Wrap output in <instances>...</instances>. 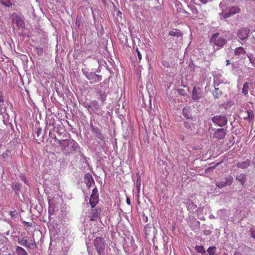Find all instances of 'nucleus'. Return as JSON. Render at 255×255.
<instances>
[{
    "mask_svg": "<svg viewBox=\"0 0 255 255\" xmlns=\"http://www.w3.org/2000/svg\"><path fill=\"white\" fill-rule=\"evenodd\" d=\"M15 212H16V211H12V212H10V215H11V216H14V214L15 213Z\"/></svg>",
    "mask_w": 255,
    "mask_h": 255,
    "instance_id": "obj_42",
    "label": "nucleus"
},
{
    "mask_svg": "<svg viewBox=\"0 0 255 255\" xmlns=\"http://www.w3.org/2000/svg\"><path fill=\"white\" fill-rule=\"evenodd\" d=\"M184 127L187 128H191V125L188 122H185L184 123Z\"/></svg>",
    "mask_w": 255,
    "mask_h": 255,
    "instance_id": "obj_36",
    "label": "nucleus"
},
{
    "mask_svg": "<svg viewBox=\"0 0 255 255\" xmlns=\"http://www.w3.org/2000/svg\"><path fill=\"white\" fill-rule=\"evenodd\" d=\"M5 0V1H7V0Z\"/></svg>",
    "mask_w": 255,
    "mask_h": 255,
    "instance_id": "obj_53",
    "label": "nucleus"
},
{
    "mask_svg": "<svg viewBox=\"0 0 255 255\" xmlns=\"http://www.w3.org/2000/svg\"><path fill=\"white\" fill-rule=\"evenodd\" d=\"M86 78L90 81V83H96L102 80V76L90 72L86 74Z\"/></svg>",
    "mask_w": 255,
    "mask_h": 255,
    "instance_id": "obj_8",
    "label": "nucleus"
},
{
    "mask_svg": "<svg viewBox=\"0 0 255 255\" xmlns=\"http://www.w3.org/2000/svg\"><path fill=\"white\" fill-rule=\"evenodd\" d=\"M223 255H227V254L225 253Z\"/></svg>",
    "mask_w": 255,
    "mask_h": 255,
    "instance_id": "obj_50",
    "label": "nucleus"
},
{
    "mask_svg": "<svg viewBox=\"0 0 255 255\" xmlns=\"http://www.w3.org/2000/svg\"><path fill=\"white\" fill-rule=\"evenodd\" d=\"M236 179L244 186L247 181V176L245 174L241 173L237 175Z\"/></svg>",
    "mask_w": 255,
    "mask_h": 255,
    "instance_id": "obj_18",
    "label": "nucleus"
},
{
    "mask_svg": "<svg viewBox=\"0 0 255 255\" xmlns=\"http://www.w3.org/2000/svg\"><path fill=\"white\" fill-rule=\"evenodd\" d=\"M233 182V178L231 175H228L225 179H222L216 183V185L219 188H222L227 185H231Z\"/></svg>",
    "mask_w": 255,
    "mask_h": 255,
    "instance_id": "obj_4",
    "label": "nucleus"
},
{
    "mask_svg": "<svg viewBox=\"0 0 255 255\" xmlns=\"http://www.w3.org/2000/svg\"><path fill=\"white\" fill-rule=\"evenodd\" d=\"M227 133V129L224 128H218L214 133V136L218 139H223Z\"/></svg>",
    "mask_w": 255,
    "mask_h": 255,
    "instance_id": "obj_12",
    "label": "nucleus"
},
{
    "mask_svg": "<svg viewBox=\"0 0 255 255\" xmlns=\"http://www.w3.org/2000/svg\"><path fill=\"white\" fill-rule=\"evenodd\" d=\"M250 30L246 28H242L238 32V37L242 40L246 39L249 35Z\"/></svg>",
    "mask_w": 255,
    "mask_h": 255,
    "instance_id": "obj_11",
    "label": "nucleus"
},
{
    "mask_svg": "<svg viewBox=\"0 0 255 255\" xmlns=\"http://www.w3.org/2000/svg\"><path fill=\"white\" fill-rule=\"evenodd\" d=\"M247 117H244V119L245 120H247L249 122H252L255 117L254 113L253 110H248L247 112Z\"/></svg>",
    "mask_w": 255,
    "mask_h": 255,
    "instance_id": "obj_19",
    "label": "nucleus"
},
{
    "mask_svg": "<svg viewBox=\"0 0 255 255\" xmlns=\"http://www.w3.org/2000/svg\"><path fill=\"white\" fill-rule=\"evenodd\" d=\"M202 97L201 90L199 88L194 87L192 92V99L194 101H197Z\"/></svg>",
    "mask_w": 255,
    "mask_h": 255,
    "instance_id": "obj_13",
    "label": "nucleus"
},
{
    "mask_svg": "<svg viewBox=\"0 0 255 255\" xmlns=\"http://www.w3.org/2000/svg\"><path fill=\"white\" fill-rule=\"evenodd\" d=\"M25 225L27 226H29V227H31L32 226V223H31L25 222Z\"/></svg>",
    "mask_w": 255,
    "mask_h": 255,
    "instance_id": "obj_41",
    "label": "nucleus"
},
{
    "mask_svg": "<svg viewBox=\"0 0 255 255\" xmlns=\"http://www.w3.org/2000/svg\"><path fill=\"white\" fill-rule=\"evenodd\" d=\"M136 51L137 52L138 58L139 59V62H140L141 61V60L142 59L141 54L140 53V51H139V50L137 48H136Z\"/></svg>",
    "mask_w": 255,
    "mask_h": 255,
    "instance_id": "obj_33",
    "label": "nucleus"
},
{
    "mask_svg": "<svg viewBox=\"0 0 255 255\" xmlns=\"http://www.w3.org/2000/svg\"><path fill=\"white\" fill-rule=\"evenodd\" d=\"M200 1L203 4H206L209 0H200Z\"/></svg>",
    "mask_w": 255,
    "mask_h": 255,
    "instance_id": "obj_40",
    "label": "nucleus"
},
{
    "mask_svg": "<svg viewBox=\"0 0 255 255\" xmlns=\"http://www.w3.org/2000/svg\"><path fill=\"white\" fill-rule=\"evenodd\" d=\"M36 52L37 53V54H38V56H42L43 55V49L42 48L37 47V48H36Z\"/></svg>",
    "mask_w": 255,
    "mask_h": 255,
    "instance_id": "obj_30",
    "label": "nucleus"
},
{
    "mask_svg": "<svg viewBox=\"0 0 255 255\" xmlns=\"http://www.w3.org/2000/svg\"><path fill=\"white\" fill-rule=\"evenodd\" d=\"M251 161L249 159H247L243 162L238 163L237 167L241 169H245L250 166Z\"/></svg>",
    "mask_w": 255,
    "mask_h": 255,
    "instance_id": "obj_17",
    "label": "nucleus"
},
{
    "mask_svg": "<svg viewBox=\"0 0 255 255\" xmlns=\"http://www.w3.org/2000/svg\"><path fill=\"white\" fill-rule=\"evenodd\" d=\"M234 255H241L239 253H236L234 254Z\"/></svg>",
    "mask_w": 255,
    "mask_h": 255,
    "instance_id": "obj_47",
    "label": "nucleus"
},
{
    "mask_svg": "<svg viewBox=\"0 0 255 255\" xmlns=\"http://www.w3.org/2000/svg\"><path fill=\"white\" fill-rule=\"evenodd\" d=\"M94 245L99 255H101L105 249V243L103 239L101 237L96 238L94 240Z\"/></svg>",
    "mask_w": 255,
    "mask_h": 255,
    "instance_id": "obj_5",
    "label": "nucleus"
},
{
    "mask_svg": "<svg viewBox=\"0 0 255 255\" xmlns=\"http://www.w3.org/2000/svg\"><path fill=\"white\" fill-rule=\"evenodd\" d=\"M169 35L179 37L182 36V33L178 29H175V30L170 31Z\"/></svg>",
    "mask_w": 255,
    "mask_h": 255,
    "instance_id": "obj_22",
    "label": "nucleus"
},
{
    "mask_svg": "<svg viewBox=\"0 0 255 255\" xmlns=\"http://www.w3.org/2000/svg\"><path fill=\"white\" fill-rule=\"evenodd\" d=\"M1 156L3 159H6L8 158H11V152L8 150H6L5 151V152L3 153V154L1 155Z\"/></svg>",
    "mask_w": 255,
    "mask_h": 255,
    "instance_id": "obj_27",
    "label": "nucleus"
},
{
    "mask_svg": "<svg viewBox=\"0 0 255 255\" xmlns=\"http://www.w3.org/2000/svg\"><path fill=\"white\" fill-rule=\"evenodd\" d=\"M81 17H79V16H77L76 17V21H75V24L78 27H79L80 25H81Z\"/></svg>",
    "mask_w": 255,
    "mask_h": 255,
    "instance_id": "obj_32",
    "label": "nucleus"
},
{
    "mask_svg": "<svg viewBox=\"0 0 255 255\" xmlns=\"http://www.w3.org/2000/svg\"><path fill=\"white\" fill-rule=\"evenodd\" d=\"M214 168V166H213V167H210L209 169H212V168Z\"/></svg>",
    "mask_w": 255,
    "mask_h": 255,
    "instance_id": "obj_49",
    "label": "nucleus"
},
{
    "mask_svg": "<svg viewBox=\"0 0 255 255\" xmlns=\"http://www.w3.org/2000/svg\"><path fill=\"white\" fill-rule=\"evenodd\" d=\"M4 101L3 98L0 96V102H3Z\"/></svg>",
    "mask_w": 255,
    "mask_h": 255,
    "instance_id": "obj_44",
    "label": "nucleus"
},
{
    "mask_svg": "<svg viewBox=\"0 0 255 255\" xmlns=\"http://www.w3.org/2000/svg\"><path fill=\"white\" fill-rule=\"evenodd\" d=\"M186 207L189 211H193L197 208V205L192 202H189L187 203Z\"/></svg>",
    "mask_w": 255,
    "mask_h": 255,
    "instance_id": "obj_23",
    "label": "nucleus"
},
{
    "mask_svg": "<svg viewBox=\"0 0 255 255\" xmlns=\"http://www.w3.org/2000/svg\"><path fill=\"white\" fill-rule=\"evenodd\" d=\"M249 90V83L248 82H246L244 83L243 85V87L242 89V93L245 95H247L248 94Z\"/></svg>",
    "mask_w": 255,
    "mask_h": 255,
    "instance_id": "obj_25",
    "label": "nucleus"
},
{
    "mask_svg": "<svg viewBox=\"0 0 255 255\" xmlns=\"http://www.w3.org/2000/svg\"><path fill=\"white\" fill-rule=\"evenodd\" d=\"M101 210L99 208H92L88 216L90 221H96L99 218Z\"/></svg>",
    "mask_w": 255,
    "mask_h": 255,
    "instance_id": "obj_9",
    "label": "nucleus"
},
{
    "mask_svg": "<svg viewBox=\"0 0 255 255\" xmlns=\"http://www.w3.org/2000/svg\"><path fill=\"white\" fill-rule=\"evenodd\" d=\"M246 53V52L244 48L241 46L237 47L234 50V54L235 55H237V56L243 55H245Z\"/></svg>",
    "mask_w": 255,
    "mask_h": 255,
    "instance_id": "obj_20",
    "label": "nucleus"
},
{
    "mask_svg": "<svg viewBox=\"0 0 255 255\" xmlns=\"http://www.w3.org/2000/svg\"><path fill=\"white\" fill-rule=\"evenodd\" d=\"M91 106H92V109L95 110H98L100 109L99 102L96 100H93L91 102Z\"/></svg>",
    "mask_w": 255,
    "mask_h": 255,
    "instance_id": "obj_26",
    "label": "nucleus"
},
{
    "mask_svg": "<svg viewBox=\"0 0 255 255\" xmlns=\"http://www.w3.org/2000/svg\"><path fill=\"white\" fill-rule=\"evenodd\" d=\"M15 189H16L17 190H19V185H15Z\"/></svg>",
    "mask_w": 255,
    "mask_h": 255,
    "instance_id": "obj_43",
    "label": "nucleus"
},
{
    "mask_svg": "<svg viewBox=\"0 0 255 255\" xmlns=\"http://www.w3.org/2000/svg\"><path fill=\"white\" fill-rule=\"evenodd\" d=\"M1 3H2V4H4V5H6V6H7V5H8L6 3V2H4V1H3V0H2L1 1Z\"/></svg>",
    "mask_w": 255,
    "mask_h": 255,
    "instance_id": "obj_46",
    "label": "nucleus"
},
{
    "mask_svg": "<svg viewBox=\"0 0 255 255\" xmlns=\"http://www.w3.org/2000/svg\"><path fill=\"white\" fill-rule=\"evenodd\" d=\"M99 201L98 190L97 188H94L91 195L89 204L92 208L96 207Z\"/></svg>",
    "mask_w": 255,
    "mask_h": 255,
    "instance_id": "obj_3",
    "label": "nucleus"
},
{
    "mask_svg": "<svg viewBox=\"0 0 255 255\" xmlns=\"http://www.w3.org/2000/svg\"><path fill=\"white\" fill-rule=\"evenodd\" d=\"M92 132L94 134H96V136L100 139L104 140V136L102 133L101 129L98 127L92 126Z\"/></svg>",
    "mask_w": 255,
    "mask_h": 255,
    "instance_id": "obj_15",
    "label": "nucleus"
},
{
    "mask_svg": "<svg viewBox=\"0 0 255 255\" xmlns=\"http://www.w3.org/2000/svg\"><path fill=\"white\" fill-rule=\"evenodd\" d=\"M185 110L186 109L185 108H184L183 109V114L184 115L185 117L187 118V119H189V117L187 116L185 114Z\"/></svg>",
    "mask_w": 255,
    "mask_h": 255,
    "instance_id": "obj_39",
    "label": "nucleus"
},
{
    "mask_svg": "<svg viewBox=\"0 0 255 255\" xmlns=\"http://www.w3.org/2000/svg\"><path fill=\"white\" fill-rule=\"evenodd\" d=\"M215 250L216 247H209L207 250V252L209 255H215Z\"/></svg>",
    "mask_w": 255,
    "mask_h": 255,
    "instance_id": "obj_28",
    "label": "nucleus"
},
{
    "mask_svg": "<svg viewBox=\"0 0 255 255\" xmlns=\"http://www.w3.org/2000/svg\"><path fill=\"white\" fill-rule=\"evenodd\" d=\"M240 12V8L238 6H235L230 7L228 11L225 10H223L222 12V14L224 17L227 18Z\"/></svg>",
    "mask_w": 255,
    "mask_h": 255,
    "instance_id": "obj_7",
    "label": "nucleus"
},
{
    "mask_svg": "<svg viewBox=\"0 0 255 255\" xmlns=\"http://www.w3.org/2000/svg\"><path fill=\"white\" fill-rule=\"evenodd\" d=\"M58 143L62 151L66 155L76 152L79 147L78 144L73 139L58 140Z\"/></svg>",
    "mask_w": 255,
    "mask_h": 255,
    "instance_id": "obj_1",
    "label": "nucleus"
},
{
    "mask_svg": "<svg viewBox=\"0 0 255 255\" xmlns=\"http://www.w3.org/2000/svg\"><path fill=\"white\" fill-rule=\"evenodd\" d=\"M31 243H28L25 237L22 238H18V243L24 246H25L27 248H30V249H34L36 247V244L35 243L34 241H31Z\"/></svg>",
    "mask_w": 255,
    "mask_h": 255,
    "instance_id": "obj_10",
    "label": "nucleus"
},
{
    "mask_svg": "<svg viewBox=\"0 0 255 255\" xmlns=\"http://www.w3.org/2000/svg\"><path fill=\"white\" fill-rule=\"evenodd\" d=\"M213 122L220 127H223L227 123V119L225 116H216L212 118Z\"/></svg>",
    "mask_w": 255,
    "mask_h": 255,
    "instance_id": "obj_6",
    "label": "nucleus"
},
{
    "mask_svg": "<svg viewBox=\"0 0 255 255\" xmlns=\"http://www.w3.org/2000/svg\"><path fill=\"white\" fill-rule=\"evenodd\" d=\"M17 255H27V252L21 247H17L15 250Z\"/></svg>",
    "mask_w": 255,
    "mask_h": 255,
    "instance_id": "obj_21",
    "label": "nucleus"
},
{
    "mask_svg": "<svg viewBox=\"0 0 255 255\" xmlns=\"http://www.w3.org/2000/svg\"><path fill=\"white\" fill-rule=\"evenodd\" d=\"M14 19L16 20V24L19 28H24L25 23L21 17L16 15L15 17H13V20H14Z\"/></svg>",
    "mask_w": 255,
    "mask_h": 255,
    "instance_id": "obj_16",
    "label": "nucleus"
},
{
    "mask_svg": "<svg viewBox=\"0 0 255 255\" xmlns=\"http://www.w3.org/2000/svg\"><path fill=\"white\" fill-rule=\"evenodd\" d=\"M253 237L255 238V236H253Z\"/></svg>",
    "mask_w": 255,
    "mask_h": 255,
    "instance_id": "obj_52",
    "label": "nucleus"
},
{
    "mask_svg": "<svg viewBox=\"0 0 255 255\" xmlns=\"http://www.w3.org/2000/svg\"><path fill=\"white\" fill-rule=\"evenodd\" d=\"M99 99L103 102L104 103L106 100V96L105 95H104V94H101L100 95V98H99Z\"/></svg>",
    "mask_w": 255,
    "mask_h": 255,
    "instance_id": "obj_35",
    "label": "nucleus"
},
{
    "mask_svg": "<svg viewBox=\"0 0 255 255\" xmlns=\"http://www.w3.org/2000/svg\"><path fill=\"white\" fill-rule=\"evenodd\" d=\"M250 62L255 67V57H252L251 55H247Z\"/></svg>",
    "mask_w": 255,
    "mask_h": 255,
    "instance_id": "obj_31",
    "label": "nucleus"
},
{
    "mask_svg": "<svg viewBox=\"0 0 255 255\" xmlns=\"http://www.w3.org/2000/svg\"><path fill=\"white\" fill-rule=\"evenodd\" d=\"M84 182L87 187L90 188L91 187L92 183H94V180L90 174L87 173L84 176Z\"/></svg>",
    "mask_w": 255,
    "mask_h": 255,
    "instance_id": "obj_14",
    "label": "nucleus"
},
{
    "mask_svg": "<svg viewBox=\"0 0 255 255\" xmlns=\"http://www.w3.org/2000/svg\"><path fill=\"white\" fill-rule=\"evenodd\" d=\"M87 108H88V109H92V107L91 106V104L87 106Z\"/></svg>",
    "mask_w": 255,
    "mask_h": 255,
    "instance_id": "obj_45",
    "label": "nucleus"
},
{
    "mask_svg": "<svg viewBox=\"0 0 255 255\" xmlns=\"http://www.w3.org/2000/svg\"><path fill=\"white\" fill-rule=\"evenodd\" d=\"M11 255L10 254H7V255Z\"/></svg>",
    "mask_w": 255,
    "mask_h": 255,
    "instance_id": "obj_51",
    "label": "nucleus"
},
{
    "mask_svg": "<svg viewBox=\"0 0 255 255\" xmlns=\"http://www.w3.org/2000/svg\"><path fill=\"white\" fill-rule=\"evenodd\" d=\"M222 94V92L218 89L215 88V91L213 95L215 98H218Z\"/></svg>",
    "mask_w": 255,
    "mask_h": 255,
    "instance_id": "obj_29",
    "label": "nucleus"
},
{
    "mask_svg": "<svg viewBox=\"0 0 255 255\" xmlns=\"http://www.w3.org/2000/svg\"><path fill=\"white\" fill-rule=\"evenodd\" d=\"M162 64L163 66H164L165 67L169 68L170 67L169 62L167 61H165V60L163 61L162 62Z\"/></svg>",
    "mask_w": 255,
    "mask_h": 255,
    "instance_id": "obj_34",
    "label": "nucleus"
},
{
    "mask_svg": "<svg viewBox=\"0 0 255 255\" xmlns=\"http://www.w3.org/2000/svg\"><path fill=\"white\" fill-rule=\"evenodd\" d=\"M211 42L216 45L219 48L222 47L226 43V40L222 36H219V33L214 34L211 39Z\"/></svg>",
    "mask_w": 255,
    "mask_h": 255,
    "instance_id": "obj_2",
    "label": "nucleus"
},
{
    "mask_svg": "<svg viewBox=\"0 0 255 255\" xmlns=\"http://www.w3.org/2000/svg\"><path fill=\"white\" fill-rule=\"evenodd\" d=\"M226 61H227V65H229L230 64L229 60H227Z\"/></svg>",
    "mask_w": 255,
    "mask_h": 255,
    "instance_id": "obj_48",
    "label": "nucleus"
},
{
    "mask_svg": "<svg viewBox=\"0 0 255 255\" xmlns=\"http://www.w3.org/2000/svg\"><path fill=\"white\" fill-rule=\"evenodd\" d=\"M195 249L198 253H200L202 255H205L206 251L203 246H196Z\"/></svg>",
    "mask_w": 255,
    "mask_h": 255,
    "instance_id": "obj_24",
    "label": "nucleus"
},
{
    "mask_svg": "<svg viewBox=\"0 0 255 255\" xmlns=\"http://www.w3.org/2000/svg\"><path fill=\"white\" fill-rule=\"evenodd\" d=\"M41 132H42V129H41V128H38L37 129V131H36L37 136L39 137L40 136V135L41 134Z\"/></svg>",
    "mask_w": 255,
    "mask_h": 255,
    "instance_id": "obj_37",
    "label": "nucleus"
},
{
    "mask_svg": "<svg viewBox=\"0 0 255 255\" xmlns=\"http://www.w3.org/2000/svg\"><path fill=\"white\" fill-rule=\"evenodd\" d=\"M126 202L129 205H131V202H130V200L129 199V197H127V199H126Z\"/></svg>",
    "mask_w": 255,
    "mask_h": 255,
    "instance_id": "obj_38",
    "label": "nucleus"
}]
</instances>
